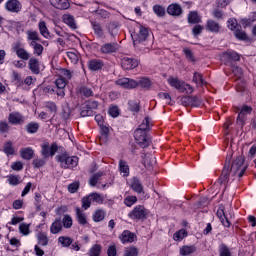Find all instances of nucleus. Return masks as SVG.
Segmentation results:
<instances>
[{"label": "nucleus", "mask_w": 256, "mask_h": 256, "mask_svg": "<svg viewBox=\"0 0 256 256\" xmlns=\"http://www.w3.org/2000/svg\"><path fill=\"white\" fill-rule=\"evenodd\" d=\"M103 219H105V210L98 209L93 213V221L95 223H100Z\"/></svg>", "instance_id": "e433bc0d"}, {"label": "nucleus", "mask_w": 256, "mask_h": 256, "mask_svg": "<svg viewBox=\"0 0 256 256\" xmlns=\"http://www.w3.org/2000/svg\"><path fill=\"white\" fill-rule=\"evenodd\" d=\"M4 153L6 155H13L15 150L13 149V144L11 142H7L4 144Z\"/></svg>", "instance_id": "052dcab7"}, {"label": "nucleus", "mask_w": 256, "mask_h": 256, "mask_svg": "<svg viewBox=\"0 0 256 256\" xmlns=\"http://www.w3.org/2000/svg\"><path fill=\"white\" fill-rule=\"evenodd\" d=\"M58 150H59V147L57 146V143H52L50 145L49 142H44L41 145V153H42V156L45 157V159L49 157H53V155H55Z\"/></svg>", "instance_id": "20e7f679"}, {"label": "nucleus", "mask_w": 256, "mask_h": 256, "mask_svg": "<svg viewBox=\"0 0 256 256\" xmlns=\"http://www.w3.org/2000/svg\"><path fill=\"white\" fill-rule=\"evenodd\" d=\"M62 229L63 222L61 221V219H56L50 227V232L52 233V235H57V233H61Z\"/></svg>", "instance_id": "a878e982"}, {"label": "nucleus", "mask_w": 256, "mask_h": 256, "mask_svg": "<svg viewBox=\"0 0 256 256\" xmlns=\"http://www.w3.org/2000/svg\"><path fill=\"white\" fill-rule=\"evenodd\" d=\"M29 227H30V224H26V223H21L19 225V232L22 234V235H29L30 231H29Z\"/></svg>", "instance_id": "680f3d73"}, {"label": "nucleus", "mask_w": 256, "mask_h": 256, "mask_svg": "<svg viewBox=\"0 0 256 256\" xmlns=\"http://www.w3.org/2000/svg\"><path fill=\"white\" fill-rule=\"evenodd\" d=\"M78 189H79V182H73L70 185H68L69 193H77Z\"/></svg>", "instance_id": "774afa93"}, {"label": "nucleus", "mask_w": 256, "mask_h": 256, "mask_svg": "<svg viewBox=\"0 0 256 256\" xmlns=\"http://www.w3.org/2000/svg\"><path fill=\"white\" fill-rule=\"evenodd\" d=\"M128 184L130 185L131 189L135 191V193H143V185L141 184V181H139V178H131L128 181Z\"/></svg>", "instance_id": "a211bd4d"}, {"label": "nucleus", "mask_w": 256, "mask_h": 256, "mask_svg": "<svg viewBox=\"0 0 256 256\" xmlns=\"http://www.w3.org/2000/svg\"><path fill=\"white\" fill-rule=\"evenodd\" d=\"M90 197L92 199V203H97L98 205H103L105 201V196L99 193H91Z\"/></svg>", "instance_id": "c9c22d12"}, {"label": "nucleus", "mask_w": 256, "mask_h": 256, "mask_svg": "<svg viewBox=\"0 0 256 256\" xmlns=\"http://www.w3.org/2000/svg\"><path fill=\"white\" fill-rule=\"evenodd\" d=\"M117 49H119V45L117 43H106L101 46L100 51L101 53L109 54V53H115Z\"/></svg>", "instance_id": "aec40b11"}, {"label": "nucleus", "mask_w": 256, "mask_h": 256, "mask_svg": "<svg viewBox=\"0 0 256 256\" xmlns=\"http://www.w3.org/2000/svg\"><path fill=\"white\" fill-rule=\"evenodd\" d=\"M115 83L122 89H135V87H139V83L131 78H119Z\"/></svg>", "instance_id": "1a4fd4ad"}, {"label": "nucleus", "mask_w": 256, "mask_h": 256, "mask_svg": "<svg viewBox=\"0 0 256 256\" xmlns=\"http://www.w3.org/2000/svg\"><path fill=\"white\" fill-rule=\"evenodd\" d=\"M167 13L172 17H179L183 13V9L179 4H170L167 8Z\"/></svg>", "instance_id": "6ab92c4d"}, {"label": "nucleus", "mask_w": 256, "mask_h": 256, "mask_svg": "<svg viewBox=\"0 0 256 256\" xmlns=\"http://www.w3.org/2000/svg\"><path fill=\"white\" fill-rule=\"evenodd\" d=\"M168 84L170 87H173L174 89H177V91H180L181 85L183 84V81L179 80L177 77L170 76L168 79Z\"/></svg>", "instance_id": "c756f323"}, {"label": "nucleus", "mask_w": 256, "mask_h": 256, "mask_svg": "<svg viewBox=\"0 0 256 256\" xmlns=\"http://www.w3.org/2000/svg\"><path fill=\"white\" fill-rule=\"evenodd\" d=\"M239 54L235 51L228 50L221 55V62L229 65L232 61H239Z\"/></svg>", "instance_id": "f8f14e48"}, {"label": "nucleus", "mask_w": 256, "mask_h": 256, "mask_svg": "<svg viewBox=\"0 0 256 256\" xmlns=\"http://www.w3.org/2000/svg\"><path fill=\"white\" fill-rule=\"evenodd\" d=\"M129 217L131 219H145L147 217V209H145V206L138 205L130 212Z\"/></svg>", "instance_id": "9d476101"}, {"label": "nucleus", "mask_w": 256, "mask_h": 256, "mask_svg": "<svg viewBox=\"0 0 256 256\" xmlns=\"http://www.w3.org/2000/svg\"><path fill=\"white\" fill-rule=\"evenodd\" d=\"M234 35L237 39H239L240 41H245L247 40V34L245 33V31L241 30V27L240 28H237L235 31H234Z\"/></svg>", "instance_id": "5fc2aeb1"}, {"label": "nucleus", "mask_w": 256, "mask_h": 256, "mask_svg": "<svg viewBox=\"0 0 256 256\" xmlns=\"http://www.w3.org/2000/svg\"><path fill=\"white\" fill-rule=\"evenodd\" d=\"M72 77H73L72 71L67 69L60 70L58 74V78L55 81V85L58 89V91L56 92L58 97H65V91L63 89L67 87V82L71 80Z\"/></svg>", "instance_id": "f03ea898"}, {"label": "nucleus", "mask_w": 256, "mask_h": 256, "mask_svg": "<svg viewBox=\"0 0 256 256\" xmlns=\"http://www.w3.org/2000/svg\"><path fill=\"white\" fill-rule=\"evenodd\" d=\"M217 217L220 219L224 227H231V222H229V217L230 219L233 217V214L231 212L227 214L225 213V210H223V208H219L217 211Z\"/></svg>", "instance_id": "ddd939ff"}, {"label": "nucleus", "mask_w": 256, "mask_h": 256, "mask_svg": "<svg viewBox=\"0 0 256 256\" xmlns=\"http://www.w3.org/2000/svg\"><path fill=\"white\" fill-rule=\"evenodd\" d=\"M139 250L136 247H127L124 250V256H138Z\"/></svg>", "instance_id": "603ef678"}, {"label": "nucleus", "mask_w": 256, "mask_h": 256, "mask_svg": "<svg viewBox=\"0 0 256 256\" xmlns=\"http://www.w3.org/2000/svg\"><path fill=\"white\" fill-rule=\"evenodd\" d=\"M88 67L90 71H99L103 67V61L93 59L88 62Z\"/></svg>", "instance_id": "7c9ffc66"}, {"label": "nucleus", "mask_w": 256, "mask_h": 256, "mask_svg": "<svg viewBox=\"0 0 256 256\" xmlns=\"http://www.w3.org/2000/svg\"><path fill=\"white\" fill-rule=\"evenodd\" d=\"M103 247L100 244H94L88 251V256H101Z\"/></svg>", "instance_id": "72a5a7b5"}, {"label": "nucleus", "mask_w": 256, "mask_h": 256, "mask_svg": "<svg viewBox=\"0 0 256 256\" xmlns=\"http://www.w3.org/2000/svg\"><path fill=\"white\" fill-rule=\"evenodd\" d=\"M36 238L38 241V245H41L42 247H47V245H49V238L47 237V234L39 232L38 234H36Z\"/></svg>", "instance_id": "2f4dec72"}, {"label": "nucleus", "mask_w": 256, "mask_h": 256, "mask_svg": "<svg viewBox=\"0 0 256 256\" xmlns=\"http://www.w3.org/2000/svg\"><path fill=\"white\" fill-rule=\"evenodd\" d=\"M180 93H188V94H191L193 93V86L185 83V82H182V85L180 87V90H179Z\"/></svg>", "instance_id": "13d9d810"}, {"label": "nucleus", "mask_w": 256, "mask_h": 256, "mask_svg": "<svg viewBox=\"0 0 256 256\" xmlns=\"http://www.w3.org/2000/svg\"><path fill=\"white\" fill-rule=\"evenodd\" d=\"M29 46L33 48L34 55H37L38 57L43 54V45L37 42L29 43Z\"/></svg>", "instance_id": "4c0bfd02"}, {"label": "nucleus", "mask_w": 256, "mask_h": 256, "mask_svg": "<svg viewBox=\"0 0 256 256\" xmlns=\"http://www.w3.org/2000/svg\"><path fill=\"white\" fill-rule=\"evenodd\" d=\"M118 167L122 177H129V164H127V161L119 160Z\"/></svg>", "instance_id": "c85d7f7f"}, {"label": "nucleus", "mask_w": 256, "mask_h": 256, "mask_svg": "<svg viewBox=\"0 0 256 256\" xmlns=\"http://www.w3.org/2000/svg\"><path fill=\"white\" fill-rule=\"evenodd\" d=\"M16 55L19 59H23V61H29V57H31L29 52H27L25 48H21L20 50H18V52H16Z\"/></svg>", "instance_id": "a18cd8bd"}, {"label": "nucleus", "mask_w": 256, "mask_h": 256, "mask_svg": "<svg viewBox=\"0 0 256 256\" xmlns=\"http://www.w3.org/2000/svg\"><path fill=\"white\" fill-rule=\"evenodd\" d=\"M92 28L97 37H103V28H101V24L92 22Z\"/></svg>", "instance_id": "3c124183"}, {"label": "nucleus", "mask_w": 256, "mask_h": 256, "mask_svg": "<svg viewBox=\"0 0 256 256\" xmlns=\"http://www.w3.org/2000/svg\"><path fill=\"white\" fill-rule=\"evenodd\" d=\"M97 107V101L88 102L84 107H82V110L80 112L81 117H93L95 115V109H97Z\"/></svg>", "instance_id": "6e6552de"}, {"label": "nucleus", "mask_w": 256, "mask_h": 256, "mask_svg": "<svg viewBox=\"0 0 256 256\" xmlns=\"http://www.w3.org/2000/svg\"><path fill=\"white\" fill-rule=\"evenodd\" d=\"M128 107H129L130 111H133L134 113L139 112V109H140L139 103H137L136 101H133V100L128 102Z\"/></svg>", "instance_id": "69168bd1"}, {"label": "nucleus", "mask_w": 256, "mask_h": 256, "mask_svg": "<svg viewBox=\"0 0 256 256\" xmlns=\"http://www.w3.org/2000/svg\"><path fill=\"white\" fill-rule=\"evenodd\" d=\"M187 235H188L187 230L180 229L174 233L173 239H174V241H182L185 239V237H187Z\"/></svg>", "instance_id": "a19ab883"}, {"label": "nucleus", "mask_w": 256, "mask_h": 256, "mask_svg": "<svg viewBox=\"0 0 256 256\" xmlns=\"http://www.w3.org/2000/svg\"><path fill=\"white\" fill-rule=\"evenodd\" d=\"M8 121L11 125H21L25 123V118L19 112H12L8 116Z\"/></svg>", "instance_id": "2eb2a0df"}, {"label": "nucleus", "mask_w": 256, "mask_h": 256, "mask_svg": "<svg viewBox=\"0 0 256 256\" xmlns=\"http://www.w3.org/2000/svg\"><path fill=\"white\" fill-rule=\"evenodd\" d=\"M137 83L138 85H140V87H143L144 89L151 87V80H149V78H140Z\"/></svg>", "instance_id": "e2e57ef3"}, {"label": "nucleus", "mask_w": 256, "mask_h": 256, "mask_svg": "<svg viewBox=\"0 0 256 256\" xmlns=\"http://www.w3.org/2000/svg\"><path fill=\"white\" fill-rule=\"evenodd\" d=\"M28 67L30 71L34 73V75H39V73L41 72V68L39 66V60H37V58H30Z\"/></svg>", "instance_id": "4be33fe9"}, {"label": "nucleus", "mask_w": 256, "mask_h": 256, "mask_svg": "<svg viewBox=\"0 0 256 256\" xmlns=\"http://www.w3.org/2000/svg\"><path fill=\"white\" fill-rule=\"evenodd\" d=\"M5 9L9 13H19L23 9V5L19 0H8L5 3Z\"/></svg>", "instance_id": "9b49d317"}, {"label": "nucleus", "mask_w": 256, "mask_h": 256, "mask_svg": "<svg viewBox=\"0 0 256 256\" xmlns=\"http://www.w3.org/2000/svg\"><path fill=\"white\" fill-rule=\"evenodd\" d=\"M67 57L74 65H77L79 62V56L75 52H67Z\"/></svg>", "instance_id": "0e129e2a"}, {"label": "nucleus", "mask_w": 256, "mask_h": 256, "mask_svg": "<svg viewBox=\"0 0 256 256\" xmlns=\"http://www.w3.org/2000/svg\"><path fill=\"white\" fill-rule=\"evenodd\" d=\"M148 37H149V30L145 26H139L138 33L132 36V39L134 41V46H136L137 43H145Z\"/></svg>", "instance_id": "423d86ee"}, {"label": "nucleus", "mask_w": 256, "mask_h": 256, "mask_svg": "<svg viewBox=\"0 0 256 256\" xmlns=\"http://www.w3.org/2000/svg\"><path fill=\"white\" fill-rule=\"evenodd\" d=\"M252 111L253 108H251V106L243 105L240 108V113L238 114L237 125L243 127L245 125V121H247V115H251Z\"/></svg>", "instance_id": "0eeeda50"}, {"label": "nucleus", "mask_w": 256, "mask_h": 256, "mask_svg": "<svg viewBox=\"0 0 256 256\" xmlns=\"http://www.w3.org/2000/svg\"><path fill=\"white\" fill-rule=\"evenodd\" d=\"M122 68L131 70L139 67V60L135 58L124 57L121 62Z\"/></svg>", "instance_id": "4468645a"}, {"label": "nucleus", "mask_w": 256, "mask_h": 256, "mask_svg": "<svg viewBox=\"0 0 256 256\" xmlns=\"http://www.w3.org/2000/svg\"><path fill=\"white\" fill-rule=\"evenodd\" d=\"M119 239L121 243H133V241L137 239V236L135 235V233L129 230H124L120 235Z\"/></svg>", "instance_id": "dca6fc26"}, {"label": "nucleus", "mask_w": 256, "mask_h": 256, "mask_svg": "<svg viewBox=\"0 0 256 256\" xmlns=\"http://www.w3.org/2000/svg\"><path fill=\"white\" fill-rule=\"evenodd\" d=\"M153 11L158 17H164L165 16V8L161 5H154Z\"/></svg>", "instance_id": "bf43d9fd"}, {"label": "nucleus", "mask_w": 256, "mask_h": 256, "mask_svg": "<svg viewBox=\"0 0 256 256\" xmlns=\"http://www.w3.org/2000/svg\"><path fill=\"white\" fill-rule=\"evenodd\" d=\"M195 251H197V246L195 245H185L182 246L180 248V255L181 256H189V255H193V253H195Z\"/></svg>", "instance_id": "bb28decb"}, {"label": "nucleus", "mask_w": 256, "mask_h": 256, "mask_svg": "<svg viewBox=\"0 0 256 256\" xmlns=\"http://www.w3.org/2000/svg\"><path fill=\"white\" fill-rule=\"evenodd\" d=\"M62 21L65 23V25L70 27V29H77V22H75V17H73V15L64 14L62 16Z\"/></svg>", "instance_id": "412c9836"}, {"label": "nucleus", "mask_w": 256, "mask_h": 256, "mask_svg": "<svg viewBox=\"0 0 256 256\" xmlns=\"http://www.w3.org/2000/svg\"><path fill=\"white\" fill-rule=\"evenodd\" d=\"M45 108L47 109V111L50 112L51 115H53L55 117L56 113H57V104H55V102H45Z\"/></svg>", "instance_id": "37998d69"}, {"label": "nucleus", "mask_w": 256, "mask_h": 256, "mask_svg": "<svg viewBox=\"0 0 256 256\" xmlns=\"http://www.w3.org/2000/svg\"><path fill=\"white\" fill-rule=\"evenodd\" d=\"M218 251L220 256H231V250L225 244H220Z\"/></svg>", "instance_id": "de8ad7c7"}, {"label": "nucleus", "mask_w": 256, "mask_h": 256, "mask_svg": "<svg viewBox=\"0 0 256 256\" xmlns=\"http://www.w3.org/2000/svg\"><path fill=\"white\" fill-rule=\"evenodd\" d=\"M243 157H238L231 164V158L225 163L224 168L222 170V174L219 178L220 183H229V181H235V179H241L243 175H245V171H247V166L243 165L244 163Z\"/></svg>", "instance_id": "f257e3e1"}, {"label": "nucleus", "mask_w": 256, "mask_h": 256, "mask_svg": "<svg viewBox=\"0 0 256 256\" xmlns=\"http://www.w3.org/2000/svg\"><path fill=\"white\" fill-rule=\"evenodd\" d=\"M62 223L65 229H71V227H73V218H71L69 215H64Z\"/></svg>", "instance_id": "49530a36"}, {"label": "nucleus", "mask_w": 256, "mask_h": 256, "mask_svg": "<svg viewBox=\"0 0 256 256\" xmlns=\"http://www.w3.org/2000/svg\"><path fill=\"white\" fill-rule=\"evenodd\" d=\"M50 3L56 9H69V0H50Z\"/></svg>", "instance_id": "393cba45"}, {"label": "nucleus", "mask_w": 256, "mask_h": 256, "mask_svg": "<svg viewBox=\"0 0 256 256\" xmlns=\"http://www.w3.org/2000/svg\"><path fill=\"white\" fill-rule=\"evenodd\" d=\"M188 22L192 24L201 23V16L196 11H192L188 15Z\"/></svg>", "instance_id": "ea45409f"}, {"label": "nucleus", "mask_w": 256, "mask_h": 256, "mask_svg": "<svg viewBox=\"0 0 256 256\" xmlns=\"http://www.w3.org/2000/svg\"><path fill=\"white\" fill-rule=\"evenodd\" d=\"M91 203H93V200L91 198V194H89L88 196L82 198V209L87 211V209L91 207Z\"/></svg>", "instance_id": "09e8293b"}, {"label": "nucleus", "mask_w": 256, "mask_h": 256, "mask_svg": "<svg viewBox=\"0 0 256 256\" xmlns=\"http://www.w3.org/2000/svg\"><path fill=\"white\" fill-rule=\"evenodd\" d=\"M134 139L143 149H145V147H149V143H151V140L147 137V132L141 130H135Z\"/></svg>", "instance_id": "39448f33"}, {"label": "nucleus", "mask_w": 256, "mask_h": 256, "mask_svg": "<svg viewBox=\"0 0 256 256\" xmlns=\"http://www.w3.org/2000/svg\"><path fill=\"white\" fill-rule=\"evenodd\" d=\"M185 99L192 107H200L201 105V99L199 97H186Z\"/></svg>", "instance_id": "4d7b16f0"}, {"label": "nucleus", "mask_w": 256, "mask_h": 256, "mask_svg": "<svg viewBox=\"0 0 256 256\" xmlns=\"http://www.w3.org/2000/svg\"><path fill=\"white\" fill-rule=\"evenodd\" d=\"M206 30H208L210 33H219V31H221V25L215 22V20L210 19L206 23Z\"/></svg>", "instance_id": "5701e85b"}, {"label": "nucleus", "mask_w": 256, "mask_h": 256, "mask_svg": "<svg viewBox=\"0 0 256 256\" xmlns=\"http://www.w3.org/2000/svg\"><path fill=\"white\" fill-rule=\"evenodd\" d=\"M101 177H103V172H98V173L92 175L90 178V181H89L90 186L95 187L97 185L99 179H101Z\"/></svg>", "instance_id": "8fccbe9b"}, {"label": "nucleus", "mask_w": 256, "mask_h": 256, "mask_svg": "<svg viewBox=\"0 0 256 256\" xmlns=\"http://www.w3.org/2000/svg\"><path fill=\"white\" fill-rule=\"evenodd\" d=\"M76 219L79 225H87V213L83 212L81 208H76Z\"/></svg>", "instance_id": "cd10ccee"}, {"label": "nucleus", "mask_w": 256, "mask_h": 256, "mask_svg": "<svg viewBox=\"0 0 256 256\" xmlns=\"http://www.w3.org/2000/svg\"><path fill=\"white\" fill-rule=\"evenodd\" d=\"M56 161L60 163L62 169H73L79 165V158L77 156H70L67 152L56 156Z\"/></svg>", "instance_id": "7ed1b4c3"}, {"label": "nucleus", "mask_w": 256, "mask_h": 256, "mask_svg": "<svg viewBox=\"0 0 256 256\" xmlns=\"http://www.w3.org/2000/svg\"><path fill=\"white\" fill-rule=\"evenodd\" d=\"M26 131L27 133L33 134L37 133L39 131V123L37 122H30L26 125Z\"/></svg>", "instance_id": "79ce46f5"}, {"label": "nucleus", "mask_w": 256, "mask_h": 256, "mask_svg": "<svg viewBox=\"0 0 256 256\" xmlns=\"http://www.w3.org/2000/svg\"><path fill=\"white\" fill-rule=\"evenodd\" d=\"M149 129H151V118L146 117L136 131H144V133H146V131H149Z\"/></svg>", "instance_id": "f704fd0d"}, {"label": "nucleus", "mask_w": 256, "mask_h": 256, "mask_svg": "<svg viewBox=\"0 0 256 256\" xmlns=\"http://www.w3.org/2000/svg\"><path fill=\"white\" fill-rule=\"evenodd\" d=\"M26 41L28 43H37V41H41V38L39 37V32L33 29L26 30Z\"/></svg>", "instance_id": "f3484780"}, {"label": "nucleus", "mask_w": 256, "mask_h": 256, "mask_svg": "<svg viewBox=\"0 0 256 256\" xmlns=\"http://www.w3.org/2000/svg\"><path fill=\"white\" fill-rule=\"evenodd\" d=\"M193 82L198 87H203V85H207V82H205V80H203V76L199 72L194 73Z\"/></svg>", "instance_id": "58836bf2"}, {"label": "nucleus", "mask_w": 256, "mask_h": 256, "mask_svg": "<svg viewBox=\"0 0 256 256\" xmlns=\"http://www.w3.org/2000/svg\"><path fill=\"white\" fill-rule=\"evenodd\" d=\"M241 26H239V24L237 23V19L235 18H230L228 20V29H230V31H237V29H239Z\"/></svg>", "instance_id": "6e6d98bb"}, {"label": "nucleus", "mask_w": 256, "mask_h": 256, "mask_svg": "<svg viewBox=\"0 0 256 256\" xmlns=\"http://www.w3.org/2000/svg\"><path fill=\"white\" fill-rule=\"evenodd\" d=\"M58 243H60L62 247H69L73 243V240L69 237L61 236L58 238Z\"/></svg>", "instance_id": "864d4df0"}, {"label": "nucleus", "mask_w": 256, "mask_h": 256, "mask_svg": "<svg viewBox=\"0 0 256 256\" xmlns=\"http://www.w3.org/2000/svg\"><path fill=\"white\" fill-rule=\"evenodd\" d=\"M38 29L40 31V35H42L44 39H51V34L49 33V28H47V23H45V21H40L38 23Z\"/></svg>", "instance_id": "b1692460"}, {"label": "nucleus", "mask_w": 256, "mask_h": 256, "mask_svg": "<svg viewBox=\"0 0 256 256\" xmlns=\"http://www.w3.org/2000/svg\"><path fill=\"white\" fill-rule=\"evenodd\" d=\"M107 29H108L110 35H112V36L117 35V24L109 23L107 25Z\"/></svg>", "instance_id": "338daca9"}, {"label": "nucleus", "mask_w": 256, "mask_h": 256, "mask_svg": "<svg viewBox=\"0 0 256 256\" xmlns=\"http://www.w3.org/2000/svg\"><path fill=\"white\" fill-rule=\"evenodd\" d=\"M135 203H137V196L128 195L124 198V205H126V207H133Z\"/></svg>", "instance_id": "c03bdc74"}, {"label": "nucleus", "mask_w": 256, "mask_h": 256, "mask_svg": "<svg viewBox=\"0 0 256 256\" xmlns=\"http://www.w3.org/2000/svg\"><path fill=\"white\" fill-rule=\"evenodd\" d=\"M33 149L31 147L22 148L20 151V155L22 159H26L27 161H30V159H33Z\"/></svg>", "instance_id": "473e14b6"}]
</instances>
